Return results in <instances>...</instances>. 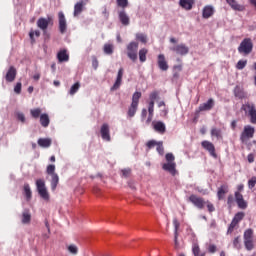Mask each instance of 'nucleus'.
I'll return each mask as SVG.
<instances>
[{"label":"nucleus","mask_w":256,"mask_h":256,"mask_svg":"<svg viewBox=\"0 0 256 256\" xmlns=\"http://www.w3.org/2000/svg\"><path fill=\"white\" fill-rule=\"evenodd\" d=\"M215 15V8L211 5L204 6L202 10V17L203 19H209Z\"/></svg>","instance_id":"13"},{"label":"nucleus","mask_w":256,"mask_h":256,"mask_svg":"<svg viewBox=\"0 0 256 256\" xmlns=\"http://www.w3.org/2000/svg\"><path fill=\"white\" fill-rule=\"evenodd\" d=\"M213 107H215V100L210 98L206 103H203L199 106V111H211Z\"/></svg>","instance_id":"19"},{"label":"nucleus","mask_w":256,"mask_h":256,"mask_svg":"<svg viewBox=\"0 0 256 256\" xmlns=\"http://www.w3.org/2000/svg\"><path fill=\"white\" fill-rule=\"evenodd\" d=\"M117 6L125 9L129 7V0H116Z\"/></svg>","instance_id":"45"},{"label":"nucleus","mask_w":256,"mask_h":256,"mask_svg":"<svg viewBox=\"0 0 256 256\" xmlns=\"http://www.w3.org/2000/svg\"><path fill=\"white\" fill-rule=\"evenodd\" d=\"M36 188L38 191V195H40V197L45 201H49V192L47 191V187L45 186V180L37 179Z\"/></svg>","instance_id":"5"},{"label":"nucleus","mask_w":256,"mask_h":256,"mask_svg":"<svg viewBox=\"0 0 256 256\" xmlns=\"http://www.w3.org/2000/svg\"><path fill=\"white\" fill-rule=\"evenodd\" d=\"M127 57L132 63L137 62V53L139 51V42L132 41L126 46Z\"/></svg>","instance_id":"2"},{"label":"nucleus","mask_w":256,"mask_h":256,"mask_svg":"<svg viewBox=\"0 0 256 256\" xmlns=\"http://www.w3.org/2000/svg\"><path fill=\"white\" fill-rule=\"evenodd\" d=\"M92 66L94 69H97V67H99V60H97V58H93Z\"/></svg>","instance_id":"64"},{"label":"nucleus","mask_w":256,"mask_h":256,"mask_svg":"<svg viewBox=\"0 0 256 256\" xmlns=\"http://www.w3.org/2000/svg\"><path fill=\"white\" fill-rule=\"evenodd\" d=\"M21 87H22L21 82H17V84L14 87V91L17 93V95L21 94Z\"/></svg>","instance_id":"58"},{"label":"nucleus","mask_w":256,"mask_h":256,"mask_svg":"<svg viewBox=\"0 0 256 256\" xmlns=\"http://www.w3.org/2000/svg\"><path fill=\"white\" fill-rule=\"evenodd\" d=\"M17 120L21 121V123H25V114L23 113H18L17 114Z\"/></svg>","instance_id":"62"},{"label":"nucleus","mask_w":256,"mask_h":256,"mask_svg":"<svg viewBox=\"0 0 256 256\" xmlns=\"http://www.w3.org/2000/svg\"><path fill=\"white\" fill-rule=\"evenodd\" d=\"M208 253H217V246L215 244H210L208 246Z\"/></svg>","instance_id":"57"},{"label":"nucleus","mask_w":256,"mask_h":256,"mask_svg":"<svg viewBox=\"0 0 256 256\" xmlns=\"http://www.w3.org/2000/svg\"><path fill=\"white\" fill-rule=\"evenodd\" d=\"M30 115L33 119H39L41 117V108L30 110Z\"/></svg>","instance_id":"37"},{"label":"nucleus","mask_w":256,"mask_h":256,"mask_svg":"<svg viewBox=\"0 0 256 256\" xmlns=\"http://www.w3.org/2000/svg\"><path fill=\"white\" fill-rule=\"evenodd\" d=\"M234 198H233V195H229L228 198H227V204L229 205V207H231L234 203Z\"/></svg>","instance_id":"63"},{"label":"nucleus","mask_w":256,"mask_h":256,"mask_svg":"<svg viewBox=\"0 0 256 256\" xmlns=\"http://www.w3.org/2000/svg\"><path fill=\"white\" fill-rule=\"evenodd\" d=\"M255 137V128L251 125L244 126V129L240 135L241 143H247L249 139Z\"/></svg>","instance_id":"4"},{"label":"nucleus","mask_w":256,"mask_h":256,"mask_svg":"<svg viewBox=\"0 0 256 256\" xmlns=\"http://www.w3.org/2000/svg\"><path fill=\"white\" fill-rule=\"evenodd\" d=\"M100 133L104 141H111V134L109 133V124L104 123L101 126Z\"/></svg>","instance_id":"14"},{"label":"nucleus","mask_w":256,"mask_h":256,"mask_svg":"<svg viewBox=\"0 0 256 256\" xmlns=\"http://www.w3.org/2000/svg\"><path fill=\"white\" fill-rule=\"evenodd\" d=\"M136 41H140V43H144V45L147 44V35L143 33H137Z\"/></svg>","instance_id":"40"},{"label":"nucleus","mask_w":256,"mask_h":256,"mask_svg":"<svg viewBox=\"0 0 256 256\" xmlns=\"http://www.w3.org/2000/svg\"><path fill=\"white\" fill-rule=\"evenodd\" d=\"M153 129L156 131V133H160V135H164V133L167 131V128L165 126V123L162 121H157L153 124Z\"/></svg>","instance_id":"20"},{"label":"nucleus","mask_w":256,"mask_h":256,"mask_svg":"<svg viewBox=\"0 0 256 256\" xmlns=\"http://www.w3.org/2000/svg\"><path fill=\"white\" fill-rule=\"evenodd\" d=\"M49 25H53V18H39L37 21V27L42 31H47Z\"/></svg>","instance_id":"9"},{"label":"nucleus","mask_w":256,"mask_h":256,"mask_svg":"<svg viewBox=\"0 0 256 256\" xmlns=\"http://www.w3.org/2000/svg\"><path fill=\"white\" fill-rule=\"evenodd\" d=\"M159 142L155 141V140H149L147 143H146V147L147 149H153V147H157V144Z\"/></svg>","instance_id":"53"},{"label":"nucleus","mask_w":256,"mask_h":256,"mask_svg":"<svg viewBox=\"0 0 256 256\" xmlns=\"http://www.w3.org/2000/svg\"><path fill=\"white\" fill-rule=\"evenodd\" d=\"M22 223L23 225H29L31 223V213H29V210L22 213Z\"/></svg>","instance_id":"29"},{"label":"nucleus","mask_w":256,"mask_h":256,"mask_svg":"<svg viewBox=\"0 0 256 256\" xmlns=\"http://www.w3.org/2000/svg\"><path fill=\"white\" fill-rule=\"evenodd\" d=\"M205 205H206L209 213H213L215 211V206L209 200L206 201Z\"/></svg>","instance_id":"54"},{"label":"nucleus","mask_w":256,"mask_h":256,"mask_svg":"<svg viewBox=\"0 0 256 256\" xmlns=\"http://www.w3.org/2000/svg\"><path fill=\"white\" fill-rule=\"evenodd\" d=\"M201 146L203 147V149L208 151L211 157H214V159H217V152L215 151V145L212 142L204 140L201 142Z\"/></svg>","instance_id":"7"},{"label":"nucleus","mask_w":256,"mask_h":256,"mask_svg":"<svg viewBox=\"0 0 256 256\" xmlns=\"http://www.w3.org/2000/svg\"><path fill=\"white\" fill-rule=\"evenodd\" d=\"M226 3H228L234 11H245V6L238 4L237 0H226Z\"/></svg>","instance_id":"24"},{"label":"nucleus","mask_w":256,"mask_h":256,"mask_svg":"<svg viewBox=\"0 0 256 256\" xmlns=\"http://www.w3.org/2000/svg\"><path fill=\"white\" fill-rule=\"evenodd\" d=\"M256 185V176H253L250 180H248V189H254Z\"/></svg>","instance_id":"52"},{"label":"nucleus","mask_w":256,"mask_h":256,"mask_svg":"<svg viewBox=\"0 0 256 256\" xmlns=\"http://www.w3.org/2000/svg\"><path fill=\"white\" fill-rule=\"evenodd\" d=\"M67 249L71 255H77L79 253V248L75 244H70Z\"/></svg>","instance_id":"39"},{"label":"nucleus","mask_w":256,"mask_h":256,"mask_svg":"<svg viewBox=\"0 0 256 256\" xmlns=\"http://www.w3.org/2000/svg\"><path fill=\"white\" fill-rule=\"evenodd\" d=\"M138 107L139 106L137 104H131L128 109V116L135 117V113H137Z\"/></svg>","instance_id":"35"},{"label":"nucleus","mask_w":256,"mask_h":256,"mask_svg":"<svg viewBox=\"0 0 256 256\" xmlns=\"http://www.w3.org/2000/svg\"><path fill=\"white\" fill-rule=\"evenodd\" d=\"M155 111V102H149L148 103V113L149 115H153Z\"/></svg>","instance_id":"55"},{"label":"nucleus","mask_w":256,"mask_h":256,"mask_svg":"<svg viewBox=\"0 0 256 256\" xmlns=\"http://www.w3.org/2000/svg\"><path fill=\"white\" fill-rule=\"evenodd\" d=\"M159 97V92L153 91L149 95L150 103H155V100Z\"/></svg>","instance_id":"50"},{"label":"nucleus","mask_w":256,"mask_h":256,"mask_svg":"<svg viewBox=\"0 0 256 256\" xmlns=\"http://www.w3.org/2000/svg\"><path fill=\"white\" fill-rule=\"evenodd\" d=\"M147 53H149V50L147 48H141L138 52L140 63H145L147 61Z\"/></svg>","instance_id":"27"},{"label":"nucleus","mask_w":256,"mask_h":256,"mask_svg":"<svg viewBox=\"0 0 256 256\" xmlns=\"http://www.w3.org/2000/svg\"><path fill=\"white\" fill-rule=\"evenodd\" d=\"M234 95L238 99H245V97H247V93H245V91L241 87H239V86L235 87Z\"/></svg>","instance_id":"26"},{"label":"nucleus","mask_w":256,"mask_h":256,"mask_svg":"<svg viewBox=\"0 0 256 256\" xmlns=\"http://www.w3.org/2000/svg\"><path fill=\"white\" fill-rule=\"evenodd\" d=\"M188 201L194 205L197 209H205L206 201L205 198L191 194L188 198Z\"/></svg>","instance_id":"6"},{"label":"nucleus","mask_w":256,"mask_h":256,"mask_svg":"<svg viewBox=\"0 0 256 256\" xmlns=\"http://www.w3.org/2000/svg\"><path fill=\"white\" fill-rule=\"evenodd\" d=\"M156 151L159 153V155H163L165 153V148L163 147V141L158 142L156 144Z\"/></svg>","instance_id":"46"},{"label":"nucleus","mask_w":256,"mask_h":256,"mask_svg":"<svg viewBox=\"0 0 256 256\" xmlns=\"http://www.w3.org/2000/svg\"><path fill=\"white\" fill-rule=\"evenodd\" d=\"M58 21H59V31L62 35L67 33V19H65V14L63 12L58 13Z\"/></svg>","instance_id":"10"},{"label":"nucleus","mask_w":256,"mask_h":256,"mask_svg":"<svg viewBox=\"0 0 256 256\" xmlns=\"http://www.w3.org/2000/svg\"><path fill=\"white\" fill-rule=\"evenodd\" d=\"M179 5L182 9H185V11H191L193 5H195V0H180Z\"/></svg>","instance_id":"21"},{"label":"nucleus","mask_w":256,"mask_h":256,"mask_svg":"<svg viewBox=\"0 0 256 256\" xmlns=\"http://www.w3.org/2000/svg\"><path fill=\"white\" fill-rule=\"evenodd\" d=\"M173 225L175 227V241H177V231L179 230V221L177 219H174Z\"/></svg>","instance_id":"56"},{"label":"nucleus","mask_w":256,"mask_h":256,"mask_svg":"<svg viewBox=\"0 0 256 256\" xmlns=\"http://www.w3.org/2000/svg\"><path fill=\"white\" fill-rule=\"evenodd\" d=\"M118 17H119V20L122 23V25H124L126 27H127V25H129L130 19H129V16L127 15V12H125V10H121L118 13Z\"/></svg>","instance_id":"23"},{"label":"nucleus","mask_w":256,"mask_h":256,"mask_svg":"<svg viewBox=\"0 0 256 256\" xmlns=\"http://www.w3.org/2000/svg\"><path fill=\"white\" fill-rule=\"evenodd\" d=\"M244 245L247 251H253L255 245L253 244V239L251 240H244Z\"/></svg>","instance_id":"43"},{"label":"nucleus","mask_w":256,"mask_h":256,"mask_svg":"<svg viewBox=\"0 0 256 256\" xmlns=\"http://www.w3.org/2000/svg\"><path fill=\"white\" fill-rule=\"evenodd\" d=\"M57 59L59 63H65L69 61V54H67V50H60L57 54Z\"/></svg>","instance_id":"25"},{"label":"nucleus","mask_w":256,"mask_h":256,"mask_svg":"<svg viewBox=\"0 0 256 256\" xmlns=\"http://www.w3.org/2000/svg\"><path fill=\"white\" fill-rule=\"evenodd\" d=\"M24 193L26 196L27 201L31 200L32 197V192H31V186H29V184H24Z\"/></svg>","instance_id":"34"},{"label":"nucleus","mask_w":256,"mask_h":256,"mask_svg":"<svg viewBox=\"0 0 256 256\" xmlns=\"http://www.w3.org/2000/svg\"><path fill=\"white\" fill-rule=\"evenodd\" d=\"M158 67L161 71H167L169 69V64L167 63V60L165 59V54H159L158 55Z\"/></svg>","instance_id":"12"},{"label":"nucleus","mask_w":256,"mask_h":256,"mask_svg":"<svg viewBox=\"0 0 256 256\" xmlns=\"http://www.w3.org/2000/svg\"><path fill=\"white\" fill-rule=\"evenodd\" d=\"M192 251H193L194 256H199V253L201 252V249L199 248V246H194Z\"/></svg>","instance_id":"61"},{"label":"nucleus","mask_w":256,"mask_h":256,"mask_svg":"<svg viewBox=\"0 0 256 256\" xmlns=\"http://www.w3.org/2000/svg\"><path fill=\"white\" fill-rule=\"evenodd\" d=\"M176 167H177V164L171 163V162H167L162 165V169L164 171H168V173L173 176H175L177 174Z\"/></svg>","instance_id":"15"},{"label":"nucleus","mask_w":256,"mask_h":256,"mask_svg":"<svg viewBox=\"0 0 256 256\" xmlns=\"http://www.w3.org/2000/svg\"><path fill=\"white\" fill-rule=\"evenodd\" d=\"M241 110L250 117V123L256 125V107L252 102H246L242 105Z\"/></svg>","instance_id":"1"},{"label":"nucleus","mask_w":256,"mask_h":256,"mask_svg":"<svg viewBox=\"0 0 256 256\" xmlns=\"http://www.w3.org/2000/svg\"><path fill=\"white\" fill-rule=\"evenodd\" d=\"M38 145H39V147H44V148L51 147V139L40 138V139H38Z\"/></svg>","instance_id":"31"},{"label":"nucleus","mask_w":256,"mask_h":256,"mask_svg":"<svg viewBox=\"0 0 256 256\" xmlns=\"http://www.w3.org/2000/svg\"><path fill=\"white\" fill-rule=\"evenodd\" d=\"M165 159L167 163H175V155L173 153H167Z\"/></svg>","instance_id":"51"},{"label":"nucleus","mask_w":256,"mask_h":256,"mask_svg":"<svg viewBox=\"0 0 256 256\" xmlns=\"http://www.w3.org/2000/svg\"><path fill=\"white\" fill-rule=\"evenodd\" d=\"M229 193V186L228 185H221L218 188L217 197L219 201H222V199H225V195Z\"/></svg>","instance_id":"22"},{"label":"nucleus","mask_w":256,"mask_h":256,"mask_svg":"<svg viewBox=\"0 0 256 256\" xmlns=\"http://www.w3.org/2000/svg\"><path fill=\"white\" fill-rule=\"evenodd\" d=\"M51 189L52 191H55V189H57V186L59 185V175L58 174H53L51 176Z\"/></svg>","instance_id":"28"},{"label":"nucleus","mask_w":256,"mask_h":256,"mask_svg":"<svg viewBox=\"0 0 256 256\" xmlns=\"http://www.w3.org/2000/svg\"><path fill=\"white\" fill-rule=\"evenodd\" d=\"M211 137H216V139H223V133L221 129L213 127L210 131Z\"/></svg>","instance_id":"30"},{"label":"nucleus","mask_w":256,"mask_h":256,"mask_svg":"<svg viewBox=\"0 0 256 256\" xmlns=\"http://www.w3.org/2000/svg\"><path fill=\"white\" fill-rule=\"evenodd\" d=\"M103 51L106 55H113V44H105Z\"/></svg>","instance_id":"41"},{"label":"nucleus","mask_w":256,"mask_h":256,"mask_svg":"<svg viewBox=\"0 0 256 256\" xmlns=\"http://www.w3.org/2000/svg\"><path fill=\"white\" fill-rule=\"evenodd\" d=\"M243 219H245V213L237 212L232 220H234L236 223H241Z\"/></svg>","instance_id":"38"},{"label":"nucleus","mask_w":256,"mask_h":256,"mask_svg":"<svg viewBox=\"0 0 256 256\" xmlns=\"http://www.w3.org/2000/svg\"><path fill=\"white\" fill-rule=\"evenodd\" d=\"M16 77H17V69L15 68V66H10L5 76L6 81L8 83H13Z\"/></svg>","instance_id":"11"},{"label":"nucleus","mask_w":256,"mask_h":256,"mask_svg":"<svg viewBox=\"0 0 256 256\" xmlns=\"http://www.w3.org/2000/svg\"><path fill=\"white\" fill-rule=\"evenodd\" d=\"M237 225H239V223L235 222V220H232L228 227L227 233H229V234L233 233V231H235V227H237Z\"/></svg>","instance_id":"48"},{"label":"nucleus","mask_w":256,"mask_h":256,"mask_svg":"<svg viewBox=\"0 0 256 256\" xmlns=\"http://www.w3.org/2000/svg\"><path fill=\"white\" fill-rule=\"evenodd\" d=\"M235 199L239 209H247V202L243 199L241 192H235Z\"/></svg>","instance_id":"17"},{"label":"nucleus","mask_w":256,"mask_h":256,"mask_svg":"<svg viewBox=\"0 0 256 256\" xmlns=\"http://www.w3.org/2000/svg\"><path fill=\"white\" fill-rule=\"evenodd\" d=\"M177 55H187L189 53V47H187L185 44H178L172 48Z\"/></svg>","instance_id":"18"},{"label":"nucleus","mask_w":256,"mask_h":256,"mask_svg":"<svg viewBox=\"0 0 256 256\" xmlns=\"http://www.w3.org/2000/svg\"><path fill=\"white\" fill-rule=\"evenodd\" d=\"M46 173L47 175H57V173H55V164H49L46 168Z\"/></svg>","instance_id":"44"},{"label":"nucleus","mask_w":256,"mask_h":256,"mask_svg":"<svg viewBox=\"0 0 256 256\" xmlns=\"http://www.w3.org/2000/svg\"><path fill=\"white\" fill-rule=\"evenodd\" d=\"M233 246L235 247V249H241V237L237 236L236 238H234Z\"/></svg>","instance_id":"49"},{"label":"nucleus","mask_w":256,"mask_h":256,"mask_svg":"<svg viewBox=\"0 0 256 256\" xmlns=\"http://www.w3.org/2000/svg\"><path fill=\"white\" fill-rule=\"evenodd\" d=\"M253 239V229L249 228L244 232V241Z\"/></svg>","instance_id":"42"},{"label":"nucleus","mask_w":256,"mask_h":256,"mask_svg":"<svg viewBox=\"0 0 256 256\" xmlns=\"http://www.w3.org/2000/svg\"><path fill=\"white\" fill-rule=\"evenodd\" d=\"M143 94H141V92H134L132 95V105H138L139 106V99H141Z\"/></svg>","instance_id":"33"},{"label":"nucleus","mask_w":256,"mask_h":256,"mask_svg":"<svg viewBox=\"0 0 256 256\" xmlns=\"http://www.w3.org/2000/svg\"><path fill=\"white\" fill-rule=\"evenodd\" d=\"M248 163H255V154L250 153L247 156Z\"/></svg>","instance_id":"59"},{"label":"nucleus","mask_w":256,"mask_h":256,"mask_svg":"<svg viewBox=\"0 0 256 256\" xmlns=\"http://www.w3.org/2000/svg\"><path fill=\"white\" fill-rule=\"evenodd\" d=\"M122 176H124L125 178L129 177V175H131V169H123L121 171Z\"/></svg>","instance_id":"60"},{"label":"nucleus","mask_w":256,"mask_h":256,"mask_svg":"<svg viewBox=\"0 0 256 256\" xmlns=\"http://www.w3.org/2000/svg\"><path fill=\"white\" fill-rule=\"evenodd\" d=\"M89 2H85V0H80L74 5V17H77L78 15H81L83 13V9L85 8V5H87Z\"/></svg>","instance_id":"16"},{"label":"nucleus","mask_w":256,"mask_h":256,"mask_svg":"<svg viewBox=\"0 0 256 256\" xmlns=\"http://www.w3.org/2000/svg\"><path fill=\"white\" fill-rule=\"evenodd\" d=\"M244 67H247V60H239L236 64V69L242 71Z\"/></svg>","instance_id":"47"},{"label":"nucleus","mask_w":256,"mask_h":256,"mask_svg":"<svg viewBox=\"0 0 256 256\" xmlns=\"http://www.w3.org/2000/svg\"><path fill=\"white\" fill-rule=\"evenodd\" d=\"M79 89H81V83L76 82L74 85L71 86L69 95H75V93H77Z\"/></svg>","instance_id":"36"},{"label":"nucleus","mask_w":256,"mask_h":256,"mask_svg":"<svg viewBox=\"0 0 256 256\" xmlns=\"http://www.w3.org/2000/svg\"><path fill=\"white\" fill-rule=\"evenodd\" d=\"M238 52L241 55H250L253 52V41L251 38H245L242 40L238 47Z\"/></svg>","instance_id":"3"},{"label":"nucleus","mask_w":256,"mask_h":256,"mask_svg":"<svg viewBox=\"0 0 256 256\" xmlns=\"http://www.w3.org/2000/svg\"><path fill=\"white\" fill-rule=\"evenodd\" d=\"M124 73H125V70L123 68H119L116 80H115L113 86L111 87L110 91H117V89H119V87H121V85L123 83V74Z\"/></svg>","instance_id":"8"},{"label":"nucleus","mask_w":256,"mask_h":256,"mask_svg":"<svg viewBox=\"0 0 256 256\" xmlns=\"http://www.w3.org/2000/svg\"><path fill=\"white\" fill-rule=\"evenodd\" d=\"M50 122L51 121L49 120V115L48 114L40 115V125H42V127H49Z\"/></svg>","instance_id":"32"}]
</instances>
